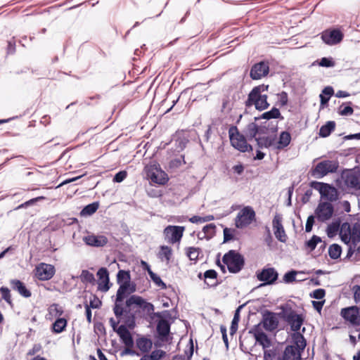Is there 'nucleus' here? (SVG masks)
Returning <instances> with one entry per match:
<instances>
[{
    "label": "nucleus",
    "mask_w": 360,
    "mask_h": 360,
    "mask_svg": "<svg viewBox=\"0 0 360 360\" xmlns=\"http://www.w3.org/2000/svg\"><path fill=\"white\" fill-rule=\"evenodd\" d=\"M268 85H259L252 89L248 95V100L246 101V106L254 105L258 110H264L269 106L267 102V95L263 93L268 90Z\"/></svg>",
    "instance_id": "1"
},
{
    "label": "nucleus",
    "mask_w": 360,
    "mask_h": 360,
    "mask_svg": "<svg viewBox=\"0 0 360 360\" xmlns=\"http://www.w3.org/2000/svg\"><path fill=\"white\" fill-rule=\"evenodd\" d=\"M231 146L238 150L245 153L252 150V146L246 141L245 136L240 134L237 127H231L229 130Z\"/></svg>",
    "instance_id": "2"
},
{
    "label": "nucleus",
    "mask_w": 360,
    "mask_h": 360,
    "mask_svg": "<svg viewBox=\"0 0 360 360\" xmlns=\"http://www.w3.org/2000/svg\"><path fill=\"white\" fill-rule=\"evenodd\" d=\"M222 261L231 273H238L241 270L244 264L243 257L234 250H230L228 253L225 254Z\"/></svg>",
    "instance_id": "3"
},
{
    "label": "nucleus",
    "mask_w": 360,
    "mask_h": 360,
    "mask_svg": "<svg viewBox=\"0 0 360 360\" xmlns=\"http://www.w3.org/2000/svg\"><path fill=\"white\" fill-rule=\"evenodd\" d=\"M255 220V212L250 206L244 207L235 219V225L238 229H243Z\"/></svg>",
    "instance_id": "4"
},
{
    "label": "nucleus",
    "mask_w": 360,
    "mask_h": 360,
    "mask_svg": "<svg viewBox=\"0 0 360 360\" xmlns=\"http://www.w3.org/2000/svg\"><path fill=\"white\" fill-rule=\"evenodd\" d=\"M339 164L335 160H323L319 162L313 170V175L318 178H322L329 173L336 172Z\"/></svg>",
    "instance_id": "5"
},
{
    "label": "nucleus",
    "mask_w": 360,
    "mask_h": 360,
    "mask_svg": "<svg viewBox=\"0 0 360 360\" xmlns=\"http://www.w3.org/2000/svg\"><path fill=\"white\" fill-rule=\"evenodd\" d=\"M147 177L155 184L163 185L168 180L167 174L156 164L147 165L145 168Z\"/></svg>",
    "instance_id": "6"
},
{
    "label": "nucleus",
    "mask_w": 360,
    "mask_h": 360,
    "mask_svg": "<svg viewBox=\"0 0 360 360\" xmlns=\"http://www.w3.org/2000/svg\"><path fill=\"white\" fill-rule=\"evenodd\" d=\"M311 187L319 191L322 198L330 201H335L338 198L337 189L328 184L314 181L311 183Z\"/></svg>",
    "instance_id": "7"
},
{
    "label": "nucleus",
    "mask_w": 360,
    "mask_h": 360,
    "mask_svg": "<svg viewBox=\"0 0 360 360\" xmlns=\"http://www.w3.org/2000/svg\"><path fill=\"white\" fill-rule=\"evenodd\" d=\"M185 231L184 226H167L163 231L165 240L169 243H179Z\"/></svg>",
    "instance_id": "8"
},
{
    "label": "nucleus",
    "mask_w": 360,
    "mask_h": 360,
    "mask_svg": "<svg viewBox=\"0 0 360 360\" xmlns=\"http://www.w3.org/2000/svg\"><path fill=\"white\" fill-rule=\"evenodd\" d=\"M321 39L326 44L333 46L342 40L343 34L337 29L326 30L322 32Z\"/></svg>",
    "instance_id": "9"
},
{
    "label": "nucleus",
    "mask_w": 360,
    "mask_h": 360,
    "mask_svg": "<svg viewBox=\"0 0 360 360\" xmlns=\"http://www.w3.org/2000/svg\"><path fill=\"white\" fill-rule=\"evenodd\" d=\"M269 72V66L268 62L261 61L252 67L250 76L252 79L257 80L266 77Z\"/></svg>",
    "instance_id": "10"
},
{
    "label": "nucleus",
    "mask_w": 360,
    "mask_h": 360,
    "mask_svg": "<svg viewBox=\"0 0 360 360\" xmlns=\"http://www.w3.org/2000/svg\"><path fill=\"white\" fill-rule=\"evenodd\" d=\"M316 214L319 221H326L332 217L333 206L330 202H321L316 208Z\"/></svg>",
    "instance_id": "11"
},
{
    "label": "nucleus",
    "mask_w": 360,
    "mask_h": 360,
    "mask_svg": "<svg viewBox=\"0 0 360 360\" xmlns=\"http://www.w3.org/2000/svg\"><path fill=\"white\" fill-rule=\"evenodd\" d=\"M36 275L41 281L51 279L55 274V268L51 264L41 263L36 268Z\"/></svg>",
    "instance_id": "12"
},
{
    "label": "nucleus",
    "mask_w": 360,
    "mask_h": 360,
    "mask_svg": "<svg viewBox=\"0 0 360 360\" xmlns=\"http://www.w3.org/2000/svg\"><path fill=\"white\" fill-rule=\"evenodd\" d=\"M250 333L253 334L256 342L262 345L263 349H268L271 346V342L267 335L262 332L261 325H257Z\"/></svg>",
    "instance_id": "13"
},
{
    "label": "nucleus",
    "mask_w": 360,
    "mask_h": 360,
    "mask_svg": "<svg viewBox=\"0 0 360 360\" xmlns=\"http://www.w3.org/2000/svg\"><path fill=\"white\" fill-rule=\"evenodd\" d=\"M278 324V320L276 315L272 312H266L263 315L262 321L259 325L266 330L271 331L277 328Z\"/></svg>",
    "instance_id": "14"
},
{
    "label": "nucleus",
    "mask_w": 360,
    "mask_h": 360,
    "mask_svg": "<svg viewBox=\"0 0 360 360\" xmlns=\"http://www.w3.org/2000/svg\"><path fill=\"white\" fill-rule=\"evenodd\" d=\"M257 278L265 284H272L277 280L278 273L274 268L264 269L257 274Z\"/></svg>",
    "instance_id": "15"
},
{
    "label": "nucleus",
    "mask_w": 360,
    "mask_h": 360,
    "mask_svg": "<svg viewBox=\"0 0 360 360\" xmlns=\"http://www.w3.org/2000/svg\"><path fill=\"white\" fill-rule=\"evenodd\" d=\"M98 289L102 292H107L110 289L109 274L105 268H101L98 272Z\"/></svg>",
    "instance_id": "16"
},
{
    "label": "nucleus",
    "mask_w": 360,
    "mask_h": 360,
    "mask_svg": "<svg viewBox=\"0 0 360 360\" xmlns=\"http://www.w3.org/2000/svg\"><path fill=\"white\" fill-rule=\"evenodd\" d=\"M273 228L276 238L281 242L285 243L287 236L282 225L281 217L276 215L273 219Z\"/></svg>",
    "instance_id": "17"
},
{
    "label": "nucleus",
    "mask_w": 360,
    "mask_h": 360,
    "mask_svg": "<svg viewBox=\"0 0 360 360\" xmlns=\"http://www.w3.org/2000/svg\"><path fill=\"white\" fill-rule=\"evenodd\" d=\"M341 316L352 324H356L359 316V310L357 307H349L341 310Z\"/></svg>",
    "instance_id": "18"
},
{
    "label": "nucleus",
    "mask_w": 360,
    "mask_h": 360,
    "mask_svg": "<svg viewBox=\"0 0 360 360\" xmlns=\"http://www.w3.org/2000/svg\"><path fill=\"white\" fill-rule=\"evenodd\" d=\"M286 319L290 325L291 329L295 333H298L304 321L302 316L290 311L287 314Z\"/></svg>",
    "instance_id": "19"
},
{
    "label": "nucleus",
    "mask_w": 360,
    "mask_h": 360,
    "mask_svg": "<svg viewBox=\"0 0 360 360\" xmlns=\"http://www.w3.org/2000/svg\"><path fill=\"white\" fill-rule=\"evenodd\" d=\"M83 240L86 245L94 247H103L108 243L107 238L102 235H88L83 238Z\"/></svg>",
    "instance_id": "20"
},
{
    "label": "nucleus",
    "mask_w": 360,
    "mask_h": 360,
    "mask_svg": "<svg viewBox=\"0 0 360 360\" xmlns=\"http://www.w3.org/2000/svg\"><path fill=\"white\" fill-rule=\"evenodd\" d=\"M116 332L127 347H131L134 345L131 335L125 326H120Z\"/></svg>",
    "instance_id": "21"
},
{
    "label": "nucleus",
    "mask_w": 360,
    "mask_h": 360,
    "mask_svg": "<svg viewBox=\"0 0 360 360\" xmlns=\"http://www.w3.org/2000/svg\"><path fill=\"white\" fill-rule=\"evenodd\" d=\"M10 285L13 290L18 291V292L24 297H30L32 295L25 285L20 280L12 279L10 281Z\"/></svg>",
    "instance_id": "22"
},
{
    "label": "nucleus",
    "mask_w": 360,
    "mask_h": 360,
    "mask_svg": "<svg viewBox=\"0 0 360 360\" xmlns=\"http://www.w3.org/2000/svg\"><path fill=\"white\" fill-rule=\"evenodd\" d=\"M292 342L290 347H295L296 349L302 352L306 347V340L300 333H295L292 335Z\"/></svg>",
    "instance_id": "23"
},
{
    "label": "nucleus",
    "mask_w": 360,
    "mask_h": 360,
    "mask_svg": "<svg viewBox=\"0 0 360 360\" xmlns=\"http://www.w3.org/2000/svg\"><path fill=\"white\" fill-rule=\"evenodd\" d=\"M135 291V287L131 285L130 282L120 284L117 291V295L119 300H124L125 296Z\"/></svg>",
    "instance_id": "24"
},
{
    "label": "nucleus",
    "mask_w": 360,
    "mask_h": 360,
    "mask_svg": "<svg viewBox=\"0 0 360 360\" xmlns=\"http://www.w3.org/2000/svg\"><path fill=\"white\" fill-rule=\"evenodd\" d=\"M352 229L348 223H344L342 224L340 229V236L342 240L346 244L351 243L352 239Z\"/></svg>",
    "instance_id": "25"
},
{
    "label": "nucleus",
    "mask_w": 360,
    "mask_h": 360,
    "mask_svg": "<svg viewBox=\"0 0 360 360\" xmlns=\"http://www.w3.org/2000/svg\"><path fill=\"white\" fill-rule=\"evenodd\" d=\"M141 264L142 265L146 267V269L147 270L149 276H150V278H151V280L154 282V283L160 287V288L162 289H165L166 288V285L165 283L162 281V279L160 278V277L157 275L156 274H155L150 268L149 265L144 261H142L141 262Z\"/></svg>",
    "instance_id": "26"
},
{
    "label": "nucleus",
    "mask_w": 360,
    "mask_h": 360,
    "mask_svg": "<svg viewBox=\"0 0 360 360\" xmlns=\"http://www.w3.org/2000/svg\"><path fill=\"white\" fill-rule=\"evenodd\" d=\"M301 352L295 348V347L288 346L284 352L283 360H300Z\"/></svg>",
    "instance_id": "27"
},
{
    "label": "nucleus",
    "mask_w": 360,
    "mask_h": 360,
    "mask_svg": "<svg viewBox=\"0 0 360 360\" xmlns=\"http://www.w3.org/2000/svg\"><path fill=\"white\" fill-rule=\"evenodd\" d=\"M172 255V250L167 245L160 246V251L158 254V258L168 264Z\"/></svg>",
    "instance_id": "28"
},
{
    "label": "nucleus",
    "mask_w": 360,
    "mask_h": 360,
    "mask_svg": "<svg viewBox=\"0 0 360 360\" xmlns=\"http://www.w3.org/2000/svg\"><path fill=\"white\" fill-rule=\"evenodd\" d=\"M217 273L216 271L210 269L205 272L204 279L205 284L209 287L215 286L217 285Z\"/></svg>",
    "instance_id": "29"
},
{
    "label": "nucleus",
    "mask_w": 360,
    "mask_h": 360,
    "mask_svg": "<svg viewBox=\"0 0 360 360\" xmlns=\"http://www.w3.org/2000/svg\"><path fill=\"white\" fill-rule=\"evenodd\" d=\"M170 326L166 320H160L157 326V331L158 335L162 338H165L169 333Z\"/></svg>",
    "instance_id": "30"
},
{
    "label": "nucleus",
    "mask_w": 360,
    "mask_h": 360,
    "mask_svg": "<svg viewBox=\"0 0 360 360\" xmlns=\"http://www.w3.org/2000/svg\"><path fill=\"white\" fill-rule=\"evenodd\" d=\"M335 123L333 121H328L326 124L323 125L319 130V136L321 137H327L335 129Z\"/></svg>",
    "instance_id": "31"
},
{
    "label": "nucleus",
    "mask_w": 360,
    "mask_h": 360,
    "mask_svg": "<svg viewBox=\"0 0 360 360\" xmlns=\"http://www.w3.org/2000/svg\"><path fill=\"white\" fill-rule=\"evenodd\" d=\"M291 141V136L288 131H283L279 136L277 148L278 149L284 148L288 146Z\"/></svg>",
    "instance_id": "32"
},
{
    "label": "nucleus",
    "mask_w": 360,
    "mask_h": 360,
    "mask_svg": "<svg viewBox=\"0 0 360 360\" xmlns=\"http://www.w3.org/2000/svg\"><path fill=\"white\" fill-rule=\"evenodd\" d=\"M66 326V319L63 318H59L52 324V329L54 333H60L65 330Z\"/></svg>",
    "instance_id": "33"
},
{
    "label": "nucleus",
    "mask_w": 360,
    "mask_h": 360,
    "mask_svg": "<svg viewBox=\"0 0 360 360\" xmlns=\"http://www.w3.org/2000/svg\"><path fill=\"white\" fill-rule=\"evenodd\" d=\"M304 274V273L302 271H297L292 270V271H288L286 274H285L283 279L284 282L286 283H292L295 281H301L303 280V278L297 279L296 276L298 274Z\"/></svg>",
    "instance_id": "34"
},
{
    "label": "nucleus",
    "mask_w": 360,
    "mask_h": 360,
    "mask_svg": "<svg viewBox=\"0 0 360 360\" xmlns=\"http://www.w3.org/2000/svg\"><path fill=\"white\" fill-rule=\"evenodd\" d=\"M98 202H93L91 204H89L86 206H85L83 210L81 211V215L86 216V215H91L94 213L96 212V210L98 208Z\"/></svg>",
    "instance_id": "35"
},
{
    "label": "nucleus",
    "mask_w": 360,
    "mask_h": 360,
    "mask_svg": "<svg viewBox=\"0 0 360 360\" xmlns=\"http://www.w3.org/2000/svg\"><path fill=\"white\" fill-rule=\"evenodd\" d=\"M347 184L354 188H360V179L354 174H351L347 176Z\"/></svg>",
    "instance_id": "36"
},
{
    "label": "nucleus",
    "mask_w": 360,
    "mask_h": 360,
    "mask_svg": "<svg viewBox=\"0 0 360 360\" xmlns=\"http://www.w3.org/2000/svg\"><path fill=\"white\" fill-rule=\"evenodd\" d=\"M341 247L337 244H333L329 247L328 254L332 259H338L340 257Z\"/></svg>",
    "instance_id": "37"
},
{
    "label": "nucleus",
    "mask_w": 360,
    "mask_h": 360,
    "mask_svg": "<svg viewBox=\"0 0 360 360\" xmlns=\"http://www.w3.org/2000/svg\"><path fill=\"white\" fill-rule=\"evenodd\" d=\"M144 303V300L139 296L132 295L126 301V306L130 307L135 304L141 307Z\"/></svg>",
    "instance_id": "38"
},
{
    "label": "nucleus",
    "mask_w": 360,
    "mask_h": 360,
    "mask_svg": "<svg viewBox=\"0 0 360 360\" xmlns=\"http://www.w3.org/2000/svg\"><path fill=\"white\" fill-rule=\"evenodd\" d=\"M281 115L280 111L276 108H273L271 110L264 112L261 118L265 119V120H270L274 118H278Z\"/></svg>",
    "instance_id": "39"
},
{
    "label": "nucleus",
    "mask_w": 360,
    "mask_h": 360,
    "mask_svg": "<svg viewBox=\"0 0 360 360\" xmlns=\"http://www.w3.org/2000/svg\"><path fill=\"white\" fill-rule=\"evenodd\" d=\"M257 131H258V127L254 122H252V123H250L249 124H248L246 129H245L246 136L250 139L254 138L257 135Z\"/></svg>",
    "instance_id": "40"
},
{
    "label": "nucleus",
    "mask_w": 360,
    "mask_h": 360,
    "mask_svg": "<svg viewBox=\"0 0 360 360\" xmlns=\"http://www.w3.org/2000/svg\"><path fill=\"white\" fill-rule=\"evenodd\" d=\"M117 283L119 284L130 282V275L128 271L120 270L117 275Z\"/></svg>",
    "instance_id": "41"
},
{
    "label": "nucleus",
    "mask_w": 360,
    "mask_h": 360,
    "mask_svg": "<svg viewBox=\"0 0 360 360\" xmlns=\"http://www.w3.org/2000/svg\"><path fill=\"white\" fill-rule=\"evenodd\" d=\"M200 252V250L198 248L191 247L186 250L187 256L192 261H196L198 259Z\"/></svg>",
    "instance_id": "42"
},
{
    "label": "nucleus",
    "mask_w": 360,
    "mask_h": 360,
    "mask_svg": "<svg viewBox=\"0 0 360 360\" xmlns=\"http://www.w3.org/2000/svg\"><path fill=\"white\" fill-rule=\"evenodd\" d=\"M216 226L214 224H209L202 229L203 238H211L215 233Z\"/></svg>",
    "instance_id": "43"
},
{
    "label": "nucleus",
    "mask_w": 360,
    "mask_h": 360,
    "mask_svg": "<svg viewBox=\"0 0 360 360\" xmlns=\"http://www.w3.org/2000/svg\"><path fill=\"white\" fill-rule=\"evenodd\" d=\"M0 292L2 296V299L5 300L9 305L12 306V299L11 295V291L7 287L0 288Z\"/></svg>",
    "instance_id": "44"
},
{
    "label": "nucleus",
    "mask_w": 360,
    "mask_h": 360,
    "mask_svg": "<svg viewBox=\"0 0 360 360\" xmlns=\"http://www.w3.org/2000/svg\"><path fill=\"white\" fill-rule=\"evenodd\" d=\"M321 242V238L317 236H313L312 238L306 242V247L310 250H314L317 244Z\"/></svg>",
    "instance_id": "45"
},
{
    "label": "nucleus",
    "mask_w": 360,
    "mask_h": 360,
    "mask_svg": "<svg viewBox=\"0 0 360 360\" xmlns=\"http://www.w3.org/2000/svg\"><path fill=\"white\" fill-rule=\"evenodd\" d=\"M123 300H119L118 297L116 296V300L114 307V313L117 317L121 316L124 312V309L122 307Z\"/></svg>",
    "instance_id": "46"
},
{
    "label": "nucleus",
    "mask_w": 360,
    "mask_h": 360,
    "mask_svg": "<svg viewBox=\"0 0 360 360\" xmlns=\"http://www.w3.org/2000/svg\"><path fill=\"white\" fill-rule=\"evenodd\" d=\"M80 278L82 282L91 283L95 281L94 276L92 273L87 270H83L80 275Z\"/></svg>",
    "instance_id": "47"
},
{
    "label": "nucleus",
    "mask_w": 360,
    "mask_h": 360,
    "mask_svg": "<svg viewBox=\"0 0 360 360\" xmlns=\"http://www.w3.org/2000/svg\"><path fill=\"white\" fill-rule=\"evenodd\" d=\"M137 345L140 349L143 351H147L150 348L152 343L146 338H141L137 341Z\"/></svg>",
    "instance_id": "48"
},
{
    "label": "nucleus",
    "mask_w": 360,
    "mask_h": 360,
    "mask_svg": "<svg viewBox=\"0 0 360 360\" xmlns=\"http://www.w3.org/2000/svg\"><path fill=\"white\" fill-rule=\"evenodd\" d=\"M352 239L351 240V243L355 244L357 242L360 241V227L354 226L352 229Z\"/></svg>",
    "instance_id": "49"
},
{
    "label": "nucleus",
    "mask_w": 360,
    "mask_h": 360,
    "mask_svg": "<svg viewBox=\"0 0 360 360\" xmlns=\"http://www.w3.org/2000/svg\"><path fill=\"white\" fill-rule=\"evenodd\" d=\"M339 230V224L337 223H332L328 225L327 228V234L329 237L335 236Z\"/></svg>",
    "instance_id": "50"
},
{
    "label": "nucleus",
    "mask_w": 360,
    "mask_h": 360,
    "mask_svg": "<svg viewBox=\"0 0 360 360\" xmlns=\"http://www.w3.org/2000/svg\"><path fill=\"white\" fill-rule=\"evenodd\" d=\"M319 64L320 66L326 68L335 66V62L331 58H322Z\"/></svg>",
    "instance_id": "51"
},
{
    "label": "nucleus",
    "mask_w": 360,
    "mask_h": 360,
    "mask_svg": "<svg viewBox=\"0 0 360 360\" xmlns=\"http://www.w3.org/2000/svg\"><path fill=\"white\" fill-rule=\"evenodd\" d=\"M238 321H239V316H238V313H236L234 315V317L232 320L231 326L230 328L231 334L235 333L236 331L237 330Z\"/></svg>",
    "instance_id": "52"
},
{
    "label": "nucleus",
    "mask_w": 360,
    "mask_h": 360,
    "mask_svg": "<svg viewBox=\"0 0 360 360\" xmlns=\"http://www.w3.org/2000/svg\"><path fill=\"white\" fill-rule=\"evenodd\" d=\"M165 352L161 349H156L153 351L150 354L153 360H160L165 355Z\"/></svg>",
    "instance_id": "53"
},
{
    "label": "nucleus",
    "mask_w": 360,
    "mask_h": 360,
    "mask_svg": "<svg viewBox=\"0 0 360 360\" xmlns=\"http://www.w3.org/2000/svg\"><path fill=\"white\" fill-rule=\"evenodd\" d=\"M127 173L126 171H120L115 175L113 181L115 182L120 183L127 177Z\"/></svg>",
    "instance_id": "54"
},
{
    "label": "nucleus",
    "mask_w": 360,
    "mask_h": 360,
    "mask_svg": "<svg viewBox=\"0 0 360 360\" xmlns=\"http://www.w3.org/2000/svg\"><path fill=\"white\" fill-rule=\"evenodd\" d=\"M324 296L325 290L321 288L314 290L313 292L311 294V297L317 300H321L323 298Z\"/></svg>",
    "instance_id": "55"
},
{
    "label": "nucleus",
    "mask_w": 360,
    "mask_h": 360,
    "mask_svg": "<svg viewBox=\"0 0 360 360\" xmlns=\"http://www.w3.org/2000/svg\"><path fill=\"white\" fill-rule=\"evenodd\" d=\"M224 242H227L229 240H231V239H233V230L231 229H229V228H225L224 229Z\"/></svg>",
    "instance_id": "56"
},
{
    "label": "nucleus",
    "mask_w": 360,
    "mask_h": 360,
    "mask_svg": "<svg viewBox=\"0 0 360 360\" xmlns=\"http://www.w3.org/2000/svg\"><path fill=\"white\" fill-rule=\"evenodd\" d=\"M49 312L54 316H60L63 311L58 304H53L49 307Z\"/></svg>",
    "instance_id": "57"
},
{
    "label": "nucleus",
    "mask_w": 360,
    "mask_h": 360,
    "mask_svg": "<svg viewBox=\"0 0 360 360\" xmlns=\"http://www.w3.org/2000/svg\"><path fill=\"white\" fill-rule=\"evenodd\" d=\"M314 223V217L312 215L308 217L305 226L306 232H310L311 231Z\"/></svg>",
    "instance_id": "58"
},
{
    "label": "nucleus",
    "mask_w": 360,
    "mask_h": 360,
    "mask_svg": "<svg viewBox=\"0 0 360 360\" xmlns=\"http://www.w3.org/2000/svg\"><path fill=\"white\" fill-rule=\"evenodd\" d=\"M44 199H45V197H44V196H39V197L32 198V199L25 202L24 204L20 205L19 206V207H25V206H28V205H32L34 202L39 201V200H44Z\"/></svg>",
    "instance_id": "59"
},
{
    "label": "nucleus",
    "mask_w": 360,
    "mask_h": 360,
    "mask_svg": "<svg viewBox=\"0 0 360 360\" xmlns=\"http://www.w3.org/2000/svg\"><path fill=\"white\" fill-rule=\"evenodd\" d=\"M264 360H271V357L274 355L273 350L268 349H263Z\"/></svg>",
    "instance_id": "60"
},
{
    "label": "nucleus",
    "mask_w": 360,
    "mask_h": 360,
    "mask_svg": "<svg viewBox=\"0 0 360 360\" xmlns=\"http://www.w3.org/2000/svg\"><path fill=\"white\" fill-rule=\"evenodd\" d=\"M333 93H334V91L331 86H326L323 89L321 94H323L330 98V96L333 94Z\"/></svg>",
    "instance_id": "61"
},
{
    "label": "nucleus",
    "mask_w": 360,
    "mask_h": 360,
    "mask_svg": "<svg viewBox=\"0 0 360 360\" xmlns=\"http://www.w3.org/2000/svg\"><path fill=\"white\" fill-rule=\"evenodd\" d=\"M354 110L350 106H345L340 110V115H350L353 113Z\"/></svg>",
    "instance_id": "62"
},
{
    "label": "nucleus",
    "mask_w": 360,
    "mask_h": 360,
    "mask_svg": "<svg viewBox=\"0 0 360 360\" xmlns=\"http://www.w3.org/2000/svg\"><path fill=\"white\" fill-rule=\"evenodd\" d=\"M101 304V302L98 298H94L93 300L90 301V304L89 305L90 308L97 309Z\"/></svg>",
    "instance_id": "63"
},
{
    "label": "nucleus",
    "mask_w": 360,
    "mask_h": 360,
    "mask_svg": "<svg viewBox=\"0 0 360 360\" xmlns=\"http://www.w3.org/2000/svg\"><path fill=\"white\" fill-rule=\"evenodd\" d=\"M354 297L356 302L360 301V286L359 285H355L354 287Z\"/></svg>",
    "instance_id": "64"
}]
</instances>
